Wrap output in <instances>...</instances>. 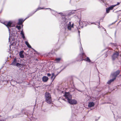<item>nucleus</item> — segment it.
<instances>
[{
  "instance_id": "19",
  "label": "nucleus",
  "mask_w": 121,
  "mask_h": 121,
  "mask_svg": "<svg viewBox=\"0 0 121 121\" xmlns=\"http://www.w3.org/2000/svg\"><path fill=\"white\" fill-rule=\"evenodd\" d=\"M52 76L51 77V79L53 80L55 78L56 76H54V74L53 73H52Z\"/></svg>"
},
{
  "instance_id": "3",
  "label": "nucleus",
  "mask_w": 121,
  "mask_h": 121,
  "mask_svg": "<svg viewBox=\"0 0 121 121\" xmlns=\"http://www.w3.org/2000/svg\"><path fill=\"white\" fill-rule=\"evenodd\" d=\"M45 98L46 101L47 103L49 104L51 103V97L50 93L47 92H46L45 94Z\"/></svg>"
},
{
  "instance_id": "12",
  "label": "nucleus",
  "mask_w": 121,
  "mask_h": 121,
  "mask_svg": "<svg viewBox=\"0 0 121 121\" xmlns=\"http://www.w3.org/2000/svg\"><path fill=\"white\" fill-rule=\"evenodd\" d=\"M25 20H23L22 19H19V22L18 23V24L19 25H21Z\"/></svg>"
},
{
  "instance_id": "11",
  "label": "nucleus",
  "mask_w": 121,
  "mask_h": 121,
  "mask_svg": "<svg viewBox=\"0 0 121 121\" xmlns=\"http://www.w3.org/2000/svg\"><path fill=\"white\" fill-rule=\"evenodd\" d=\"M24 51H20L19 52V55L20 57L21 58H23L24 57V56L23 53L24 52Z\"/></svg>"
},
{
  "instance_id": "24",
  "label": "nucleus",
  "mask_w": 121,
  "mask_h": 121,
  "mask_svg": "<svg viewBox=\"0 0 121 121\" xmlns=\"http://www.w3.org/2000/svg\"><path fill=\"white\" fill-rule=\"evenodd\" d=\"M80 50L81 51V52H83V49L82 47L80 48Z\"/></svg>"
},
{
  "instance_id": "6",
  "label": "nucleus",
  "mask_w": 121,
  "mask_h": 121,
  "mask_svg": "<svg viewBox=\"0 0 121 121\" xmlns=\"http://www.w3.org/2000/svg\"><path fill=\"white\" fill-rule=\"evenodd\" d=\"M68 101L69 103L72 104H75L77 103L76 100L75 99H70Z\"/></svg>"
},
{
  "instance_id": "29",
  "label": "nucleus",
  "mask_w": 121,
  "mask_h": 121,
  "mask_svg": "<svg viewBox=\"0 0 121 121\" xmlns=\"http://www.w3.org/2000/svg\"><path fill=\"white\" fill-rule=\"evenodd\" d=\"M43 9V8H38V10H40V9Z\"/></svg>"
},
{
  "instance_id": "13",
  "label": "nucleus",
  "mask_w": 121,
  "mask_h": 121,
  "mask_svg": "<svg viewBox=\"0 0 121 121\" xmlns=\"http://www.w3.org/2000/svg\"><path fill=\"white\" fill-rule=\"evenodd\" d=\"M95 105L94 103L93 102H90L89 103L88 107H91Z\"/></svg>"
},
{
  "instance_id": "16",
  "label": "nucleus",
  "mask_w": 121,
  "mask_h": 121,
  "mask_svg": "<svg viewBox=\"0 0 121 121\" xmlns=\"http://www.w3.org/2000/svg\"><path fill=\"white\" fill-rule=\"evenodd\" d=\"M25 44L27 45V46L29 48H32L31 47L30 45L29 44V43L27 41H26L25 42Z\"/></svg>"
},
{
  "instance_id": "2",
  "label": "nucleus",
  "mask_w": 121,
  "mask_h": 121,
  "mask_svg": "<svg viewBox=\"0 0 121 121\" xmlns=\"http://www.w3.org/2000/svg\"><path fill=\"white\" fill-rule=\"evenodd\" d=\"M4 24L8 28L9 31V35H10V28L14 26L15 23L14 21H10L9 22H4Z\"/></svg>"
},
{
  "instance_id": "1",
  "label": "nucleus",
  "mask_w": 121,
  "mask_h": 121,
  "mask_svg": "<svg viewBox=\"0 0 121 121\" xmlns=\"http://www.w3.org/2000/svg\"><path fill=\"white\" fill-rule=\"evenodd\" d=\"M50 10L52 13L54 15H56L57 14L61 15V18L60 21V24H61L62 27V28L65 32L67 30L71 31L74 28V25L73 23H72L69 22L70 19H69L68 16L63 14L62 12H60L58 13L56 12L51 10L50 8H46Z\"/></svg>"
},
{
  "instance_id": "22",
  "label": "nucleus",
  "mask_w": 121,
  "mask_h": 121,
  "mask_svg": "<svg viewBox=\"0 0 121 121\" xmlns=\"http://www.w3.org/2000/svg\"><path fill=\"white\" fill-rule=\"evenodd\" d=\"M16 27L17 28L18 30H20L21 29V27L20 26H17Z\"/></svg>"
},
{
  "instance_id": "17",
  "label": "nucleus",
  "mask_w": 121,
  "mask_h": 121,
  "mask_svg": "<svg viewBox=\"0 0 121 121\" xmlns=\"http://www.w3.org/2000/svg\"><path fill=\"white\" fill-rule=\"evenodd\" d=\"M61 58H56L55 60V62L56 63H58L61 60Z\"/></svg>"
},
{
  "instance_id": "34",
  "label": "nucleus",
  "mask_w": 121,
  "mask_h": 121,
  "mask_svg": "<svg viewBox=\"0 0 121 121\" xmlns=\"http://www.w3.org/2000/svg\"><path fill=\"white\" fill-rule=\"evenodd\" d=\"M98 28H100V26H98Z\"/></svg>"
},
{
  "instance_id": "4",
  "label": "nucleus",
  "mask_w": 121,
  "mask_h": 121,
  "mask_svg": "<svg viewBox=\"0 0 121 121\" xmlns=\"http://www.w3.org/2000/svg\"><path fill=\"white\" fill-rule=\"evenodd\" d=\"M119 73L120 71L118 70L115 72L113 74H112L111 76H112V77H114V78L109 81L107 82V83L109 84H110L111 82H113L115 79L116 77L119 74Z\"/></svg>"
},
{
  "instance_id": "5",
  "label": "nucleus",
  "mask_w": 121,
  "mask_h": 121,
  "mask_svg": "<svg viewBox=\"0 0 121 121\" xmlns=\"http://www.w3.org/2000/svg\"><path fill=\"white\" fill-rule=\"evenodd\" d=\"M64 95L65 99H67V101L72 98V96L70 94L69 92H65Z\"/></svg>"
},
{
  "instance_id": "30",
  "label": "nucleus",
  "mask_w": 121,
  "mask_h": 121,
  "mask_svg": "<svg viewBox=\"0 0 121 121\" xmlns=\"http://www.w3.org/2000/svg\"><path fill=\"white\" fill-rule=\"evenodd\" d=\"M82 56H84L85 54L84 53H83L82 54Z\"/></svg>"
},
{
  "instance_id": "10",
  "label": "nucleus",
  "mask_w": 121,
  "mask_h": 121,
  "mask_svg": "<svg viewBox=\"0 0 121 121\" xmlns=\"http://www.w3.org/2000/svg\"><path fill=\"white\" fill-rule=\"evenodd\" d=\"M48 78L46 76H44L42 78L43 81L44 82H47L48 80Z\"/></svg>"
},
{
  "instance_id": "14",
  "label": "nucleus",
  "mask_w": 121,
  "mask_h": 121,
  "mask_svg": "<svg viewBox=\"0 0 121 121\" xmlns=\"http://www.w3.org/2000/svg\"><path fill=\"white\" fill-rule=\"evenodd\" d=\"M17 64V59L16 58H15L13 60V61L12 62V65H15Z\"/></svg>"
},
{
  "instance_id": "26",
  "label": "nucleus",
  "mask_w": 121,
  "mask_h": 121,
  "mask_svg": "<svg viewBox=\"0 0 121 121\" xmlns=\"http://www.w3.org/2000/svg\"><path fill=\"white\" fill-rule=\"evenodd\" d=\"M119 4H120V3H119V2H118V3H117V4H115V5H116V6L117 5H119Z\"/></svg>"
},
{
  "instance_id": "7",
  "label": "nucleus",
  "mask_w": 121,
  "mask_h": 121,
  "mask_svg": "<svg viewBox=\"0 0 121 121\" xmlns=\"http://www.w3.org/2000/svg\"><path fill=\"white\" fill-rule=\"evenodd\" d=\"M119 55V53L117 52L114 53L112 56V59L113 60H114L115 59L117 58Z\"/></svg>"
},
{
  "instance_id": "25",
  "label": "nucleus",
  "mask_w": 121,
  "mask_h": 121,
  "mask_svg": "<svg viewBox=\"0 0 121 121\" xmlns=\"http://www.w3.org/2000/svg\"><path fill=\"white\" fill-rule=\"evenodd\" d=\"M47 75L48 76H50L51 75V74L49 73H48Z\"/></svg>"
},
{
  "instance_id": "27",
  "label": "nucleus",
  "mask_w": 121,
  "mask_h": 121,
  "mask_svg": "<svg viewBox=\"0 0 121 121\" xmlns=\"http://www.w3.org/2000/svg\"><path fill=\"white\" fill-rule=\"evenodd\" d=\"M36 88L37 89L38 88V87H36L35 88V91L36 92V91H37V90H36Z\"/></svg>"
},
{
  "instance_id": "21",
  "label": "nucleus",
  "mask_w": 121,
  "mask_h": 121,
  "mask_svg": "<svg viewBox=\"0 0 121 121\" xmlns=\"http://www.w3.org/2000/svg\"><path fill=\"white\" fill-rule=\"evenodd\" d=\"M15 65H16L17 67H21L22 66L21 64H20V63H17Z\"/></svg>"
},
{
  "instance_id": "28",
  "label": "nucleus",
  "mask_w": 121,
  "mask_h": 121,
  "mask_svg": "<svg viewBox=\"0 0 121 121\" xmlns=\"http://www.w3.org/2000/svg\"><path fill=\"white\" fill-rule=\"evenodd\" d=\"M10 38L11 37H10V36H9V42H10Z\"/></svg>"
},
{
  "instance_id": "31",
  "label": "nucleus",
  "mask_w": 121,
  "mask_h": 121,
  "mask_svg": "<svg viewBox=\"0 0 121 121\" xmlns=\"http://www.w3.org/2000/svg\"><path fill=\"white\" fill-rule=\"evenodd\" d=\"M78 33H79H79H80V31H78Z\"/></svg>"
},
{
  "instance_id": "35",
  "label": "nucleus",
  "mask_w": 121,
  "mask_h": 121,
  "mask_svg": "<svg viewBox=\"0 0 121 121\" xmlns=\"http://www.w3.org/2000/svg\"><path fill=\"white\" fill-rule=\"evenodd\" d=\"M37 11V10H36V11L35 12H35H36V11Z\"/></svg>"
},
{
  "instance_id": "36",
  "label": "nucleus",
  "mask_w": 121,
  "mask_h": 121,
  "mask_svg": "<svg viewBox=\"0 0 121 121\" xmlns=\"http://www.w3.org/2000/svg\"><path fill=\"white\" fill-rule=\"evenodd\" d=\"M102 28H103L104 29V28L103 27H102Z\"/></svg>"
},
{
  "instance_id": "23",
  "label": "nucleus",
  "mask_w": 121,
  "mask_h": 121,
  "mask_svg": "<svg viewBox=\"0 0 121 121\" xmlns=\"http://www.w3.org/2000/svg\"><path fill=\"white\" fill-rule=\"evenodd\" d=\"M101 2H102L103 3H105L106 0H99Z\"/></svg>"
},
{
  "instance_id": "9",
  "label": "nucleus",
  "mask_w": 121,
  "mask_h": 121,
  "mask_svg": "<svg viewBox=\"0 0 121 121\" xmlns=\"http://www.w3.org/2000/svg\"><path fill=\"white\" fill-rule=\"evenodd\" d=\"M83 60H84L90 63V64H91L92 63V62L91 61V60H90L89 58L88 57H86V58L84 59H83Z\"/></svg>"
},
{
  "instance_id": "33",
  "label": "nucleus",
  "mask_w": 121,
  "mask_h": 121,
  "mask_svg": "<svg viewBox=\"0 0 121 121\" xmlns=\"http://www.w3.org/2000/svg\"><path fill=\"white\" fill-rule=\"evenodd\" d=\"M98 24H99H99H100V23H99H99H98Z\"/></svg>"
},
{
  "instance_id": "32",
  "label": "nucleus",
  "mask_w": 121,
  "mask_h": 121,
  "mask_svg": "<svg viewBox=\"0 0 121 121\" xmlns=\"http://www.w3.org/2000/svg\"><path fill=\"white\" fill-rule=\"evenodd\" d=\"M34 13H33L31 15H30V16H31V15H32Z\"/></svg>"
},
{
  "instance_id": "15",
  "label": "nucleus",
  "mask_w": 121,
  "mask_h": 121,
  "mask_svg": "<svg viewBox=\"0 0 121 121\" xmlns=\"http://www.w3.org/2000/svg\"><path fill=\"white\" fill-rule=\"evenodd\" d=\"M20 34L21 35V36L22 38L24 39H25V36L24 35V34L23 31L22 30L21 31V32L20 33Z\"/></svg>"
},
{
  "instance_id": "8",
  "label": "nucleus",
  "mask_w": 121,
  "mask_h": 121,
  "mask_svg": "<svg viewBox=\"0 0 121 121\" xmlns=\"http://www.w3.org/2000/svg\"><path fill=\"white\" fill-rule=\"evenodd\" d=\"M84 23H85L86 24L87 23V22H82V21L80 20L79 22V25L80 26V27L82 28L84 26H86V24L85 25L84 24Z\"/></svg>"
},
{
  "instance_id": "20",
  "label": "nucleus",
  "mask_w": 121,
  "mask_h": 121,
  "mask_svg": "<svg viewBox=\"0 0 121 121\" xmlns=\"http://www.w3.org/2000/svg\"><path fill=\"white\" fill-rule=\"evenodd\" d=\"M110 10L108 8H107L106 9V12L107 13H108L110 12Z\"/></svg>"
},
{
  "instance_id": "18",
  "label": "nucleus",
  "mask_w": 121,
  "mask_h": 121,
  "mask_svg": "<svg viewBox=\"0 0 121 121\" xmlns=\"http://www.w3.org/2000/svg\"><path fill=\"white\" fill-rule=\"evenodd\" d=\"M115 6H116V5H112L109 7L108 8H109V9H110V10H112L113 9V8Z\"/></svg>"
}]
</instances>
